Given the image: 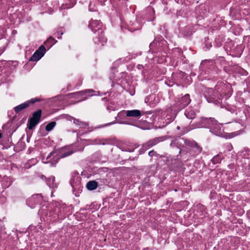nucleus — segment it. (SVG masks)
<instances>
[{
    "mask_svg": "<svg viewBox=\"0 0 250 250\" xmlns=\"http://www.w3.org/2000/svg\"><path fill=\"white\" fill-rule=\"evenodd\" d=\"M89 26L94 32L96 33V32H98L99 42H101L102 43V45H103V43L106 42V39L104 38L103 36L100 35V34H102L103 32V30L102 29V23L97 20L92 21L89 23Z\"/></svg>",
    "mask_w": 250,
    "mask_h": 250,
    "instance_id": "nucleus-1",
    "label": "nucleus"
},
{
    "mask_svg": "<svg viewBox=\"0 0 250 250\" xmlns=\"http://www.w3.org/2000/svg\"><path fill=\"white\" fill-rule=\"evenodd\" d=\"M42 113V110L39 109L33 113L32 116L28 120V127L29 129H33L40 122Z\"/></svg>",
    "mask_w": 250,
    "mask_h": 250,
    "instance_id": "nucleus-2",
    "label": "nucleus"
},
{
    "mask_svg": "<svg viewBox=\"0 0 250 250\" xmlns=\"http://www.w3.org/2000/svg\"><path fill=\"white\" fill-rule=\"evenodd\" d=\"M41 101V99L38 98L31 99V100L15 107L14 110L16 113H18L21 110L28 107L31 104H33L36 102H39Z\"/></svg>",
    "mask_w": 250,
    "mask_h": 250,
    "instance_id": "nucleus-3",
    "label": "nucleus"
},
{
    "mask_svg": "<svg viewBox=\"0 0 250 250\" xmlns=\"http://www.w3.org/2000/svg\"><path fill=\"white\" fill-rule=\"evenodd\" d=\"M45 51L46 49L45 47L42 45L32 56L30 61L34 62L39 60L44 55Z\"/></svg>",
    "mask_w": 250,
    "mask_h": 250,
    "instance_id": "nucleus-4",
    "label": "nucleus"
},
{
    "mask_svg": "<svg viewBox=\"0 0 250 250\" xmlns=\"http://www.w3.org/2000/svg\"><path fill=\"white\" fill-rule=\"evenodd\" d=\"M163 140L162 137H157L151 139L143 145L142 149L144 152L148 148L153 146Z\"/></svg>",
    "mask_w": 250,
    "mask_h": 250,
    "instance_id": "nucleus-5",
    "label": "nucleus"
},
{
    "mask_svg": "<svg viewBox=\"0 0 250 250\" xmlns=\"http://www.w3.org/2000/svg\"><path fill=\"white\" fill-rule=\"evenodd\" d=\"M219 93L218 91H214L211 88H209L207 91L206 97L208 102H212L213 101H217L215 99L218 96Z\"/></svg>",
    "mask_w": 250,
    "mask_h": 250,
    "instance_id": "nucleus-6",
    "label": "nucleus"
},
{
    "mask_svg": "<svg viewBox=\"0 0 250 250\" xmlns=\"http://www.w3.org/2000/svg\"><path fill=\"white\" fill-rule=\"evenodd\" d=\"M125 112L126 117H138L141 115V111L137 109L127 110Z\"/></svg>",
    "mask_w": 250,
    "mask_h": 250,
    "instance_id": "nucleus-7",
    "label": "nucleus"
},
{
    "mask_svg": "<svg viewBox=\"0 0 250 250\" xmlns=\"http://www.w3.org/2000/svg\"><path fill=\"white\" fill-rule=\"evenodd\" d=\"M190 103V99L189 96L188 94L185 95L183 97L180 101L181 107L184 108L187 106Z\"/></svg>",
    "mask_w": 250,
    "mask_h": 250,
    "instance_id": "nucleus-8",
    "label": "nucleus"
},
{
    "mask_svg": "<svg viewBox=\"0 0 250 250\" xmlns=\"http://www.w3.org/2000/svg\"><path fill=\"white\" fill-rule=\"evenodd\" d=\"M98 183L95 181H90L86 185V188L89 190H93L97 188Z\"/></svg>",
    "mask_w": 250,
    "mask_h": 250,
    "instance_id": "nucleus-9",
    "label": "nucleus"
},
{
    "mask_svg": "<svg viewBox=\"0 0 250 250\" xmlns=\"http://www.w3.org/2000/svg\"><path fill=\"white\" fill-rule=\"evenodd\" d=\"M57 41H55V39L52 38V37H50L48 39L44 42V44L46 46H49V47H51L53 44H54Z\"/></svg>",
    "mask_w": 250,
    "mask_h": 250,
    "instance_id": "nucleus-10",
    "label": "nucleus"
},
{
    "mask_svg": "<svg viewBox=\"0 0 250 250\" xmlns=\"http://www.w3.org/2000/svg\"><path fill=\"white\" fill-rule=\"evenodd\" d=\"M72 120L74 124L79 125L81 127H85L86 126L88 125L86 123L81 121L79 119H77L75 118H72Z\"/></svg>",
    "mask_w": 250,
    "mask_h": 250,
    "instance_id": "nucleus-11",
    "label": "nucleus"
},
{
    "mask_svg": "<svg viewBox=\"0 0 250 250\" xmlns=\"http://www.w3.org/2000/svg\"><path fill=\"white\" fill-rule=\"evenodd\" d=\"M185 114L188 119H193L195 117V112L191 109L189 111H186Z\"/></svg>",
    "mask_w": 250,
    "mask_h": 250,
    "instance_id": "nucleus-12",
    "label": "nucleus"
},
{
    "mask_svg": "<svg viewBox=\"0 0 250 250\" xmlns=\"http://www.w3.org/2000/svg\"><path fill=\"white\" fill-rule=\"evenodd\" d=\"M93 92H94V90H93L92 89H87V90H85L84 91H79V92H76V93H71V95H77V94L84 95L85 94L91 93Z\"/></svg>",
    "mask_w": 250,
    "mask_h": 250,
    "instance_id": "nucleus-13",
    "label": "nucleus"
},
{
    "mask_svg": "<svg viewBox=\"0 0 250 250\" xmlns=\"http://www.w3.org/2000/svg\"><path fill=\"white\" fill-rule=\"evenodd\" d=\"M56 125V122H52L49 123L45 127V129L47 131H50L51 130L53 129V128L54 127V126Z\"/></svg>",
    "mask_w": 250,
    "mask_h": 250,
    "instance_id": "nucleus-14",
    "label": "nucleus"
},
{
    "mask_svg": "<svg viewBox=\"0 0 250 250\" xmlns=\"http://www.w3.org/2000/svg\"><path fill=\"white\" fill-rule=\"evenodd\" d=\"M148 155L150 157H152L153 156H157L158 154H157L156 151H154V150H152L149 152Z\"/></svg>",
    "mask_w": 250,
    "mask_h": 250,
    "instance_id": "nucleus-15",
    "label": "nucleus"
},
{
    "mask_svg": "<svg viewBox=\"0 0 250 250\" xmlns=\"http://www.w3.org/2000/svg\"><path fill=\"white\" fill-rule=\"evenodd\" d=\"M72 153V152H65L62 154V156L61 157H66L69 155H70Z\"/></svg>",
    "mask_w": 250,
    "mask_h": 250,
    "instance_id": "nucleus-16",
    "label": "nucleus"
},
{
    "mask_svg": "<svg viewBox=\"0 0 250 250\" xmlns=\"http://www.w3.org/2000/svg\"><path fill=\"white\" fill-rule=\"evenodd\" d=\"M210 122V123H211L212 125H214V124H216V121L215 120L212 119H210L208 120V122L209 123Z\"/></svg>",
    "mask_w": 250,
    "mask_h": 250,
    "instance_id": "nucleus-17",
    "label": "nucleus"
},
{
    "mask_svg": "<svg viewBox=\"0 0 250 250\" xmlns=\"http://www.w3.org/2000/svg\"><path fill=\"white\" fill-rule=\"evenodd\" d=\"M53 155V153H52V154H51L50 156H48L47 157V160H49V158L51 157V156L52 155Z\"/></svg>",
    "mask_w": 250,
    "mask_h": 250,
    "instance_id": "nucleus-18",
    "label": "nucleus"
},
{
    "mask_svg": "<svg viewBox=\"0 0 250 250\" xmlns=\"http://www.w3.org/2000/svg\"><path fill=\"white\" fill-rule=\"evenodd\" d=\"M2 137V134L0 133V139Z\"/></svg>",
    "mask_w": 250,
    "mask_h": 250,
    "instance_id": "nucleus-19",
    "label": "nucleus"
},
{
    "mask_svg": "<svg viewBox=\"0 0 250 250\" xmlns=\"http://www.w3.org/2000/svg\"><path fill=\"white\" fill-rule=\"evenodd\" d=\"M177 129H180V126H178L177 127Z\"/></svg>",
    "mask_w": 250,
    "mask_h": 250,
    "instance_id": "nucleus-20",
    "label": "nucleus"
},
{
    "mask_svg": "<svg viewBox=\"0 0 250 250\" xmlns=\"http://www.w3.org/2000/svg\"><path fill=\"white\" fill-rule=\"evenodd\" d=\"M199 152H201V148H199Z\"/></svg>",
    "mask_w": 250,
    "mask_h": 250,
    "instance_id": "nucleus-21",
    "label": "nucleus"
},
{
    "mask_svg": "<svg viewBox=\"0 0 250 250\" xmlns=\"http://www.w3.org/2000/svg\"><path fill=\"white\" fill-rule=\"evenodd\" d=\"M60 33H61V35H62L63 34V33L62 32H60Z\"/></svg>",
    "mask_w": 250,
    "mask_h": 250,
    "instance_id": "nucleus-22",
    "label": "nucleus"
},
{
    "mask_svg": "<svg viewBox=\"0 0 250 250\" xmlns=\"http://www.w3.org/2000/svg\"><path fill=\"white\" fill-rule=\"evenodd\" d=\"M60 33H61V35H62L63 34V33L62 32H60Z\"/></svg>",
    "mask_w": 250,
    "mask_h": 250,
    "instance_id": "nucleus-23",
    "label": "nucleus"
},
{
    "mask_svg": "<svg viewBox=\"0 0 250 250\" xmlns=\"http://www.w3.org/2000/svg\"><path fill=\"white\" fill-rule=\"evenodd\" d=\"M214 159H215V158H213V162L214 161Z\"/></svg>",
    "mask_w": 250,
    "mask_h": 250,
    "instance_id": "nucleus-24",
    "label": "nucleus"
}]
</instances>
